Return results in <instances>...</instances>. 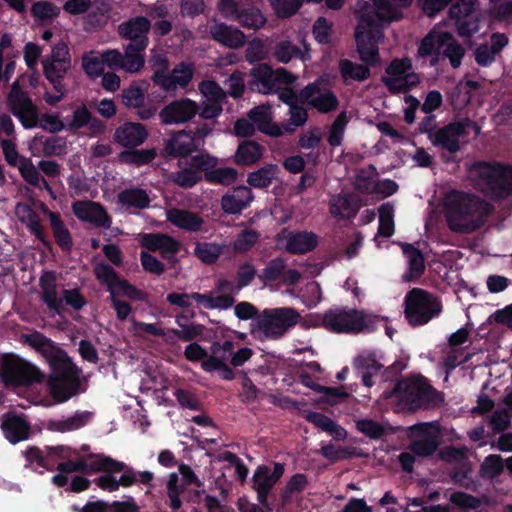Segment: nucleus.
<instances>
[{"mask_svg":"<svg viewBox=\"0 0 512 512\" xmlns=\"http://www.w3.org/2000/svg\"><path fill=\"white\" fill-rule=\"evenodd\" d=\"M440 55L447 57L452 67L457 68L464 56V49L450 33L443 31L440 25H436L420 42L417 57L424 59L432 56L436 62Z\"/></svg>","mask_w":512,"mask_h":512,"instance_id":"6e6552de","label":"nucleus"},{"mask_svg":"<svg viewBox=\"0 0 512 512\" xmlns=\"http://www.w3.org/2000/svg\"><path fill=\"white\" fill-rule=\"evenodd\" d=\"M370 65L359 64L347 59L339 62V70L345 83L364 81L370 76Z\"/></svg>","mask_w":512,"mask_h":512,"instance_id":"ea45409f","label":"nucleus"},{"mask_svg":"<svg viewBox=\"0 0 512 512\" xmlns=\"http://www.w3.org/2000/svg\"><path fill=\"white\" fill-rule=\"evenodd\" d=\"M208 29L212 38L226 47L236 49L245 44V35L236 27L212 21L208 24Z\"/></svg>","mask_w":512,"mask_h":512,"instance_id":"a878e982","label":"nucleus"},{"mask_svg":"<svg viewBox=\"0 0 512 512\" xmlns=\"http://www.w3.org/2000/svg\"><path fill=\"white\" fill-rule=\"evenodd\" d=\"M279 99L290 107L289 113L291 125L298 127L306 122L307 113L303 108L296 105L298 99L291 89H283L279 91Z\"/></svg>","mask_w":512,"mask_h":512,"instance_id":"37998d69","label":"nucleus"},{"mask_svg":"<svg viewBox=\"0 0 512 512\" xmlns=\"http://www.w3.org/2000/svg\"><path fill=\"white\" fill-rule=\"evenodd\" d=\"M237 20L245 27L259 29L266 23V18L258 9L241 10Z\"/></svg>","mask_w":512,"mask_h":512,"instance_id":"e2e57ef3","label":"nucleus"},{"mask_svg":"<svg viewBox=\"0 0 512 512\" xmlns=\"http://www.w3.org/2000/svg\"><path fill=\"white\" fill-rule=\"evenodd\" d=\"M383 82L394 93L405 92L420 82V77L412 70L409 58L395 59L386 69Z\"/></svg>","mask_w":512,"mask_h":512,"instance_id":"ddd939ff","label":"nucleus"},{"mask_svg":"<svg viewBox=\"0 0 512 512\" xmlns=\"http://www.w3.org/2000/svg\"><path fill=\"white\" fill-rule=\"evenodd\" d=\"M481 11L477 1L460 0L449 9V18L454 21L458 33L467 37L478 31V21Z\"/></svg>","mask_w":512,"mask_h":512,"instance_id":"2eb2a0df","label":"nucleus"},{"mask_svg":"<svg viewBox=\"0 0 512 512\" xmlns=\"http://www.w3.org/2000/svg\"><path fill=\"white\" fill-rule=\"evenodd\" d=\"M278 243L287 251L298 254L313 250L318 244V237L313 232H288L283 231L278 236Z\"/></svg>","mask_w":512,"mask_h":512,"instance_id":"b1692460","label":"nucleus"},{"mask_svg":"<svg viewBox=\"0 0 512 512\" xmlns=\"http://www.w3.org/2000/svg\"><path fill=\"white\" fill-rule=\"evenodd\" d=\"M299 100L319 112L327 113L336 109L338 100L329 89L321 87L319 82L306 86L299 94Z\"/></svg>","mask_w":512,"mask_h":512,"instance_id":"6ab92c4d","label":"nucleus"},{"mask_svg":"<svg viewBox=\"0 0 512 512\" xmlns=\"http://www.w3.org/2000/svg\"><path fill=\"white\" fill-rule=\"evenodd\" d=\"M1 429L5 438L10 443L16 444L28 438L30 426L23 417L7 414L3 416Z\"/></svg>","mask_w":512,"mask_h":512,"instance_id":"c85d7f7f","label":"nucleus"},{"mask_svg":"<svg viewBox=\"0 0 512 512\" xmlns=\"http://www.w3.org/2000/svg\"><path fill=\"white\" fill-rule=\"evenodd\" d=\"M57 469L62 473L75 471L90 473L98 471L119 472L125 469V465L110 457L97 454L91 455L85 460L61 462L58 464Z\"/></svg>","mask_w":512,"mask_h":512,"instance_id":"f3484780","label":"nucleus"},{"mask_svg":"<svg viewBox=\"0 0 512 512\" xmlns=\"http://www.w3.org/2000/svg\"><path fill=\"white\" fill-rule=\"evenodd\" d=\"M25 341L47 360L51 367L48 386L58 402L67 401L78 392L79 373L67 354L40 333L25 336Z\"/></svg>","mask_w":512,"mask_h":512,"instance_id":"f03ea898","label":"nucleus"},{"mask_svg":"<svg viewBox=\"0 0 512 512\" xmlns=\"http://www.w3.org/2000/svg\"><path fill=\"white\" fill-rule=\"evenodd\" d=\"M378 317L360 310L330 311L325 314V328L335 333H359L374 328Z\"/></svg>","mask_w":512,"mask_h":512,"instance_id":"9d476101","label":"nucleus"},{"mask_svg":"<svg viewBox=\"0 0 512 512\" xmlns=\"http://www.w3.org/2000/svg\"><path fill=\"white\" fill-rule=\"evenodd\" d=\"M8 102L13 114L20 120L25 128H34L37 125V112L31 100L14 82L8 96Z\"/></svg>","mask_w":512,"mask_h":512,"instance_id":"a211bd4d","label":"nucleus"},{"mask_svg":"<svg viewBox=\"0 0 512 512\" xmlns=\"http://www.w3.org/2000/svg\"><path fill=\"white\" fill-rule=\"evenodd\" d=\"M254 352L249 347L235 349L234 343L226 339L211 343L209 356L201 363V368L208 372H217L224 380H232L235 373L232 367L244 365L253 356Z\"/></svg>","mask_w":512,"mask_h":512,"instance_id":"39448f33","label":"nucleus"},{"mask_svg":"<svg viewBox=\"0 0 512 512\" xmlns=\"http://www.w3.org/2000/svg\"><path fill=\"white\" fill-rule=\"evenodd\" d=\"M46 215L50 220V225L58 244L61 247L68 249L71 246V237L69 231L66 229L57 214L46 211Z\"/></svg>","mask_w":512,"mask_h":512,"instance_id":"5fc2aeb1","label":"nucleus"},{"mask_svg":"<svg viewBox=\"0 0 512 512\" xmlns=\"http://www.w3.org/2000/svg\"><path fill=\"white\" fill-rule=\"evenodd\" d=\"M251 80L248 85L250 90L262 94L277 92V84H290L294 77L283 68L272 70L268 65L260 64L251 71Z\"/></svg>","mask_w":512,"mask_h":512,"instance_id":"4468645a","label":"nucleus"},{"mask_svg":"<svg viewBox=\"0 0 512 512\" xmlns=\"http://www.w3.org/2000/svg\"><path fill=\"white\" fill-rule=\"evenodd\" d=\"M394 233V207L385 203L379 208V228L378 234L384 237H390Z\"/></svg>","mask_w":512,"mask_h":512,"instance_id":"603ef678","label":"nucleus"},{"mask_svg":"<svg viewBox=\"0 0 512 512\" xmlns=\"http://www.w3.org/2000/svg\"><path fill=\"white\" fill-rule=\"evenodd\" d=\"M193 73V66L182 62L171 73L155 72L152 80L165 91H175L178 88H185L191 81Z\"/></svg>","mask_w":512,"mask_h":512,"instance_id":"4be33fe9","label":"nucleus"},{"mask_svg":"<svg viewBox=\"0 0 512 512\" xmlns=\"http://www.w3.org/2000/svg\"><path fill=\"white\" fill-rule=\"evenodd\" d=\"M301 319L294 308L265 309L251 324V334L258 340H276L283 337Z\"/></svg>","mask_w":512,"mask_h":512,"instance_id":"423d86ee","label":"nucleus"},{"mask_svg":"<svg viewBox=\"0 0 512 512\" xmlns=\"http://www.w3.org/2000/svg\"><path fill=\"white\" fill-rule=\"evenodd\" d=\"M119 33L122 37L130 39L131 43L145 40L148 43L147 32L150 29V22L145 17H135L119 25Z\"/></svg>","mask_w":512,"mask_h":512,"instance_id":"f704fd0d","label":"nucleus"},{"mask_svg":"<svg viewBox=\"0 0 512 512\" xmlns=\"http://www.w3.org/2000/svg\"><path fill=\"white\" fill-rule=\"evenodd\" d=\"M75 216L84 222L103 227L110 225V218L104 208L92 201H78L72 205Z\"/></svg>","mask_w":512,"mask_h":512,"instance_id":"393cba45","label":"nucleus"},{"mask_svg":"<svg viewBox=\"0 0 512 512\" xmlns=\"http://www.w3.org/2000/svg\"><path fill=\"white\" fill-rule=\"evenodd\" d=\"M214 164V159L208 155H197L191 159V167L189 169L182 168L175 174L174 181L181 187H191L201 179V169Z\"/></svg>","mask_w":512,"mask_h":512,"instance_id":"bb28decb","label":"nucleus"},{"mask_svg":"<svg viewBox=\"0 0 512 512\" xmlns=\"http://www.w3.org/2000/svg\"><path fill=\"white\" fill-rule=\"evenodd\" d=\"M414 438L410 450L414 455L425 457L431 455L437 447L438 430L430 423H422L411 428Z\"/></svg>","mask_w":512,"mask_h":512,"instance_id":"412c9836","label":"nucleus"},{"mask_svg":"<svg viewBox=\"0 0 512 512\" xmlns=\"http://www.w3.org/2000/svg\"><path fill=\"white\" fill-rule=\"evenodd\" d=\"M1 378L6 385L19 386L40 382L41 371L32 363L13 355L2 358Z\"/></svg>","mask_w":512,"mask_h":512,"instance_id":"f8f14e48","label":"nucleus"},{"mask_svg":"<svg viewBox=\"0 0 512 512\" xmlns=\"http://www.w3.org/2000/svg\"><path fill=\"white\" fill-rule=\"evenodd\" d=\"M357 2L355 14L358 24L355 31L357 52L360 59L370 66L380 61L378 44L384 39L383 30L402 17L401 9L408 7L412 0H371Z\"/></svg>","mask_w":512,"mask_h":512,"instance_id":"f257e3e1","label":"nucleus"},{"mask_svg":"<svg viewBox=\"0 0 512 512\" xmlns=\"http://www.w3.org/2000/svg\"><path fill=\"white\" fill-rule=\"evenodd\" d=\"M45 77L51 82H60L71 68V56L67 44L59 42L51 49L50 55L42 60Z\"/></svg>","mask_w":512,"mask_h":512,"instance_id":"dca6fc26","label":"nucleus"},{"mask_svg":"<svg viewBox=\"0 0 512 512\" xmlns=\"http://www.w3.org/2000/svg\"><path fill=\"white\" fill-rule=\"evenodd\" d=\"M237 177V170L231 167L217 168L205 173V179L208 182L221 185H231Z\"/></svg>","mask_w":512,"mask_h":512,"instance_id":"6e6d98bb","label":"nucleus"},{"mask_svg":"<svg viewBox=\"0 0 512 512\" xmlns=\"http://www.w3.org/2000/svg\"><path fill=\"white\" fill-rule=\"evenodd\" d=\"M302 302L312 308L319 304L322 300L321 288L317 282H310L306 285L301 295Z\"/></svg>","mask_w":512,"mask_h":512,"instance_id":"774afa93","label":"nucleus"},{"mask_svg":"<svg viewBox=\"0 0 512 512\" xmlns=\"http://www.w3.org/2000/svg\"><path fill=\"white\" fill-rule=\"evenodd\" d=\"M21 176L31 185L40 186L41 182L44 180L43 177L39 174L36 166L33 162L26 157H21L19 159V163L16 165Z\"/></svg>","mask_w":512,"mask_h":512,"instance_id":"4d7b16f0","label":"nucleus"},{"mask_svg":"<svg viewBox=\"0 0 512 512\" xmlns=\"http://www.w3.org/2000/svg\"><path fill=\"white\" fill-rule=\"evenodd\" d=\"M194 253L202 262L211 264L219 258L222 247L216 243H197Z\"/></svg>","mask_w":512,"mask_h":512,"instance_id":"13d9d810","label":"nucleus"},{"mask_svg":"<svg viewBox=\"0 0 512 512\" xmlns=\"http://www.w3.org/2000/svg\"><path fill=\"white\" fill-rule=\"evenodd\" d=\"M278 167L274 164H268L264 167L248 174L247 182L255 188H266L276 177Z\"/></svg>","mask_w":512,"mask_h":512,"instance_id":"de8ad7c7","label":"nucleus"},{"mask_svg":"<svg viewBox=\"0 0 512 512\" xmlns=\"http://www.w3.org/2000/svg\"><path fill=\"white\" fill-rule=\"evenodd\" d=\"M349 122V118L345 111H342L332 123L327 140L330 146L338 147L341 145L346 126Z\"/></svg>","mask_w":512,"mask_h":512,"instance_id":"3c124183","label":"nucleus"},{"mask_svg":"<svg viewBox=\"0 0 512 512\" xmlns=\"http://www.w3.org/2000/svg\"><path fill=\"white\" fill-rule=\"evenodd\" d=\"M198 147H200L199 140L190 133L180 131L169 140L166 150L172 155L185 156Z\"/></svg>","mask_w":512,"mask_h":512,"instance_id":"c9c22d12","label":"nucleus"},{"mask_svg":"<svg viewBox=\"0 0 512 512\" xmlns=\"http://www.w3.org/2000/svg\"><path fill=\"white\" fill-rule=\"evenodd\" d=\"M440 302L421 289H413L405 299V315L412 325H423L441 312Z\"/></svg>","mask_w":512,"mask_h":512,"instance_id":"9b49d317","label":"nucleus"},{"mask_svg":"<svg viewBox=\"0 0 512 512\" xmlns=\"http://www.w3.org/2000/svg\"><path fill=\"white\" fill-rule=\"evenodd\" d=\"M148 133L144 125L127 122L118 127L114 134L115 141L123 147H136L144 143Z\"/></svg>","mask_w":512,"mask_h":512,"instance_id":"cd10ccee","label":"nucleus"},{"mask_svg":"<svg viewBox=\"0 0 512 512\" xmlns=\"http://www.w3.org/2000/svg\"><path fill=\"white\" fill-rule=\"evenodd\" d=\"M469 177L476 188L492 197L501 198L512 193V167L475 163L469 170Z\"/></svg>","mask_w":512,"mask_h":512,"instance_id":"0eeeda50","label":"nucleus"},{"mask_svg":"<svg viewBox=\"0 0 512 512\" xmlns=\"http://www.w3.org/2000/svg\"><path fill=\"white\" fill-rule=\"evenodd\" d=\"M259 233L253 229H244L232 243L234 251L243 253L250 250L259 240Z\"/></svg>","mask_w":512,"mask_h":512,"instance_id":"bf43d9fd","label":"nucleus"},{"mask_svg":"<svg viewBox=\"0 0 512 512\" xmlns=\"http://www.w3.org/2000/svg\"><path fill=\"white\" fill-rule=\"evenodd\" d=\"M249 118L253 122L255 128L264 134L272 137H278L283 134L281 127L272 122L270 106L260 105L255 107L250 111Z\"/></svg>","mask_w":512,"mask_h":512,"instance_id":"7c9ffc66","label":"nucleus"},{"mask_svg":"<svg viewBox=\"0 0 512 512\" xmlns=\"http://www.w3.org/2000/svg\"><path fill=\"white\" fill-rule=\"evenodd\" d=\"M403 253L408 261V272L404 279L412 281L420 277L424 271V260L421 253L410 245H403Z\"/></svg>","mask_w":512,"mask_h":512,"instance_id":"c03bdc74","label":"nucleus"},{"mask_svg":"<svg viewBox=\"0 0 512 512\" xmlns=\"http://www.w3.org/2000/svg\"><path fill=\"white\" fill-rule=\"evenodd\" d=\"M491 211L490 205L479 197L453 191L446 195L444 212L449 228L470 233L479 228Z\"/></svg>","mask_w":512,"mask_h":512,"instance_id":"7ed1b4c3","label":"nucleus"},{"mask_svg":"<svg viewBox=\"0 0 512 512\" xmlns=\"http://www.w3.org/2000/svg\"><path fill=\"white\" fill-rule=\"evenodd\" d=\"M275 58L282 63H288L293 57H300L302 60L308 58L306 52L301 50L289 40L279 41L274 48Z\"/></svg>","mask_w":512,"mask_h":512,"instance_id":"8fccbe9b","label":"nucleus"},{"mask_svg":"<svg viewBox=\"0 0 512 512\" xmlns=\"http://www.w3.org/2000/svg\"><path fill=\"white\" fill-rule=\"evenodd\" d=\"M329 210L336 218H349L357 212L358 205L345 195H336L330 200Z\"/></svg>","mask_w":512,"mask_h":512,"instance_id":"49530a36","label":"nucleus"},{"mask_svg":"<svg viewBox=\"0 0 512 512\" xmlns=\"http://www.w3.org/2000/svg\"><path fill=\"white\" fill-rule=\"evenodd\" d=\"M89 123L97 132H102L104 129L103 124L99 120H91L90 112L82 105L77 107L73 114L66 118L65 128L68 130H77Z\"/></svg>","mask_w":512,"mask_h":512,"instance_id":"4c0bfd02","label":"nucleus"},{"mask_svg":"<svg viewBox=\"0 0 512 512\" xmlns=\"http://www.w3.org/2000/svg\"><path fill=\"white\" fill-rule=\"evenodd\" d=\"M82 66L85 72L91 77H97L104 71V59L102 54L89 52L82 58Z\"/></svg>","mask_w":512,"mask_h":512,"instance_id":"052dcab7","label":"nucleus"},{"mask_svg":"<svg viewBox=\"0 0 512 512\" xmlns=\"http://www.w3.org/2000/svg\"><path fill=\"white\" fill-rule=\"evenodd\" d=\"M165 214L171 224L184 230L198 231L203 224V219L199 215L188 210L171 208L166 210Z\"/></svg>","mask_w":512,"mask_h":512,"instance_id":"72a5a7b5","label":"nucleus"},{"mask_svg":"<svg viewBox=\"0 0 512 512\" xmlns=\"http://www.w3.org/2000/svg\"><path fill=\"white\" fill-rule=\"evenodd\" d=\"M146 47L145 40L128 44L122 54V70L130 74L140 72L145 64L144 50Z\"/></svg>","mask_w":512,"mask_h":512,"instance_id":"c756f323","label":"nucleus"},{"mask_svg":"<svg viewBox=\"0 0 512 512\" xmlns=\"http://www.w3.org/2000/svg\"><path fill=\"white\" fill-rule=\"evenodd\" d=\"M471 132H473L474 137H477L480 133V127L473 121L464 119L441 128L429 130L428 138L434 146L455 153L468 142V136Z\"/></svg>","mask_w":512,"mask_h":512,"instance_id":"1a4fd4ad","label":"nucleus"},{"mask_svg":"<svg viewBox=\"0 0 512 512\" xmlns=\"http://www.w3.org/2000/svg\"><path fill=\"white\" fill-rule=\"evenodd\" d=\"M199 90L206 101H224L226 98L223 89L214 81H202Z\"/></svg>","mask_w":512,"mask_h":512,"instance_id":"69168bd1","label":"nucleus"},{"mask_svg":"<svg viewBox=\"0 0 512 512\" xmlns=\"http://www.w3.org/2000/svg\"><path fill=\"white\" fill-rule=\"evenodd\" d=\"M264 153V148L254 141L242 142L234 155V162L238 165L250 166L258 162Z\"/></svg>","mask_w":512,"mask_h":512,"instance_id":"e433bc0d","label":"nucleus"},{"mask_svg":"<svg viewBox=\"0 0 512 512\" xmlns=\"http://www.w3.org/2000/svg\"><path fill=\"white\" fill-rule=\"evenodd\" d=\"M122 102L129 108H139L144 102V92L137 85H131L122 91Z\"/></svg>","mask_w":512,"mask_h":512,"instance_id":"338daca9","label":"nucleus"},{"mask_svg":"<svg viewBox=\"0 0 512 512\" xmlns=\"http://www.w3.org/2000/svg\"><path fill=\"white\" fill-rule=\"evenodd\" d=\"M120 160L124 163L135 164L137 166L151 162L155 157V150L143 149L136 151L123 152L120 154Z\"/></svg>","mask_w":512,"mask_h":512,"instance_id":"680f3d73","label":"nucleus"},{"mask_svg":"<svg viewBox=\"0 0 512 512\" xmlns=\"http://www.w3.org/2000/svg\"><path fill=\"white\" fill-rule=\"evenodd\" d=\"M29 150L34 157L59 156L64 152V143L59 138L35 136L29 143Z\"/></svg>","mask_w":512,"mask_h":512,"instance_id":"473e14b6","label":"nucleus"},{"mask_svg":"<svg viewBox=\"0 0 512 512\" xmlns=\"http://www.w3.org/2000/svg\"><path fill=\"white\" fill-rule=\"evenodd\" d=\"M253 200L252 191L246 186H239L221 199L224 212L236 214L247 208Z\"/></svg>","mask_w":512,"mask_h":512,"instance_id":"2f4dec72","label":"nucleus"},{"mask_svg":"<svg viewBox=\"0 0 512 512\" xmlns=\"http://www.w3.org/2000/svg\"><path fill=\"white\" fill-rule=\"evenodd\" d=\"M199 111L198 104L189 98H180L170 102L159 113L163 124H182L190 121Z\"/></svg>","mask_w":512,"mask_h":512,"instance_id":"aec40b11","label":"nucleus"},{"mask_svg":"<svg viewBox=\"0 0 512 512\" xmlns=\"http://www.w3.org/2000/svg\"><path fill=\"white\" fill-rule=\"evenodd\" d=\"M383 399L387 401L386 408L396 411L442 400L440 394L421 375L398 381L391 391L383 393Z\"/></svg>","mask_w":512,"mask_h":512,"instance_id":"20e7f679","label":"nucleus"},{"mask_svg":"<svg viewBox=\"0 0 512 512\" xmlns=\"http://www.w3.org/2000/svg\"><path fill=\"white\" fill-rule=\"evenodd\" d=\"M193 299L198 306L205 309H227L234 303V299L229 295L212 296L211 294L193 293Z\"/></svg>","mask_w":512,"mask_h":512,"instance_id":"09e8293b","label":"nucleus"},{"mask_svg":"<svg viewBox=\"0 0 512 512\" xmlns=\"http://www.w3.org/2000/svg\"><path fill=\"white\" fill-rule=\"evenodd\" d=\"M40 285L43 291V299L45 303L56 311L62 306V297L56 289V279L53 273L45 272L40 278Z\"/></svg>","mask_w":512,"mask_h":512,"instance_id":"58836bf2","label":"nucleus"},{"mask_svg":"<svg viewBox=\"0 0 512 512\" xmlns=\"http://www.w3.org/2000/svg\"><path fill=\"white\" fill-rule=\"evenodd\" d=\"M15 215L17 219L22 224L26 225L37 238L42 239L39 218L28 204L18 203L15 207Z\"/></svg>","mask_w":512,"mask_h":512,"instance_id":"a18cd8bd","label":"nucleus"},{"mask_svg":"<svg viewBox=\"0 0 512 512\" xmlns=\"http://www.w3.org/2000/svg\"><path fill=\"white\" fill-rule=\"evenodd\" d=\"M284 473L282 464L275 463L273 469L260 466L253 475L254 488L258 494V501L267 506V494Z\"/></svg>","mask_w":512,"mask_h":512,"instance_id":"5701e85b","label":"nucleus"},{"mask_svg":"<svg viewBox=\"0 0 512 512\" xmlns=\"http://www.w3.org/2000/svg\"><path fill=\"white\" fill-rule=\"evenodd\" d=\"M118 202L125 208L143 209L149 206L150 197L145 190L133 188L119 193Z\"/></svg>","mask_w":512,"mask_h":512,"instance_id":"79ce46f5","label":"nucleus"},{"mask_svg":"<svg viewBox=\"0 0 512 512\" xmlns=\"http://www.w3.org/2000/svg\"><path fill=\"white\" fill-rule=\"evenodd\" d=\"M31 11L36 21L46 23L59 15L60 8L51 2L39 1L33 4Z\"/></svg>","mask_w":512,"mask_h":512,"instance_id":"864d4df0","label":"nucleus"},{"mask_svg":"<svg viewBox=\"0 0 512 512\" xmlns=\"http://www.w3.org/2000/svg\"><path fill=\"white\" fill-rule=\"evenodd\" d=\"M95 274L97 279L108 287L110 293L115 290V287L121 280L116 272L106 264H97L95 266Z\"/></svg>","mask_w":512,"mask_h":512,"instance_id":"0e129e2a","label":"nucleus"},{"mask_svg":"<svg viewBox=\"0 0 512 512\" xmlns=\"http://www.w3.org/2000/svg\"><path fill=\"white\" fill-rule=\"evenodd\" d=\"M307 419L309 422L314 424L316 427L329 433L336 440H344L347 436V432L344 428H342L337 423H335L332 419H330L329 417H327L321 413H317V412L310 413L307 415Z\"/></svg>","mask_w":512,"mask_h":512,"instance_id":"a19ab883","label":"nucleus"}]
</instances>
